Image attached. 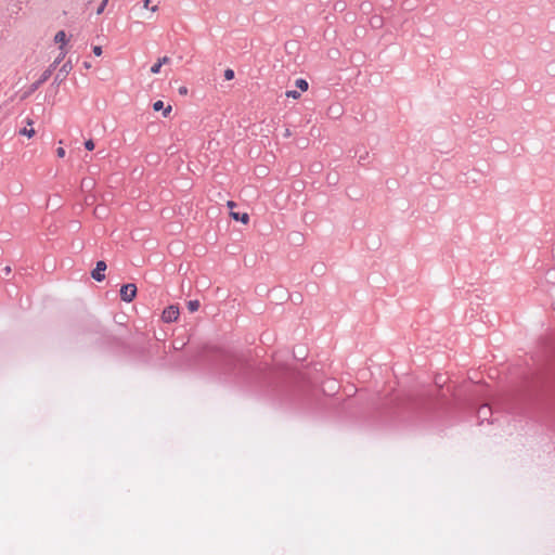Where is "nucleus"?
<instances>
[{
	"instance_id": "10",
	"label": "nucleus",
	"mask_w": 555,
	"mask_h": 555,
	"mask_svg": "<svg viewBox=\"0 0 555 555\" xmlns=\"http://www.w3.org/2000/svg\"><path fill=\"white\" fill-rule=\"evenodd\" d=\"M231 217L236 220V221H241L242 223L244 224H247L248 221H249V215L247 212H235V211H231Z\"/></svg>"
},
{
	"instance_id": "25",
	"label": "nucleus",
	"mask_w": 555,
	"mask_h": 555,
	"mask_svg": "<svg viewBox=\"0 0 555 555\" xmlns=\"http://www.w3.org/2000/svg\"><path fill=\"white\" fill-rule=\"evenodd\" d=\"M65 56V51L61 50V53L60 55L55 59V61L53 62V65H59V63L61 62V60Z\"/></svg>"
},
{
	"instance_id": "22",
	"label": "nucleus",
	"mask_w": 555,
	"mask_h": 555,
	"mask_svg": "<svg viewBox=\"0 0 555 555\" xmlns=\"http://www.w3.org/2000/svg\"><path fill=\"white\" fill-rule=\"evenodd\" d=\"M151 2H152V0H144V7H145L146 9H150L151 11H153V12H154V11H156L157 7H156V5H150V4H151Z\"/></svg>"
},
{
	"instance_id": "20",
	"label": "nucleus",
	"mask_w": 555,
	"mask_h": 555,
	"mask_svg": "<svg viewBox=\"0 0 555 555\" xmlns=\"http://www.w3.org/2000/svg\"><path fill=\"white\" fill-rule=\"evenodd\" d=\"M11 273V267L5 266L0 270V275L8 276Z\"/></svg>"
},
{
	"instance_id": "12",
	"label": "nucleus",
	"mask_w": 555,
	"mask_h": 555,
	"mask_svg": "<svg viewBox=\"0 0 555 555\" xmlns=\"http://www.w3.org/2000/svg\"><path fill=\"white\" fill-rule=\"evenodd\" d=\"M54 41L56 43H62L60 47L61 50H63V46L67 42V36L64 30H60L55 34Z\"/></svg>"
},
{
	"instance_id": "27",
	"label": "nucleus",
	"mask_w": 555,
	"mask_h": 555,
	"mask_svg": "<svg viewBox=\"0 0 555 555\" xmlns=\"http://www.w3.org/2000/svg\"><path fill=\"white\" fill-rule=\"evenodd\" d=\"M178 91L181 95L188 94V88L185 86L180 87Z\"/></svg>"
},
{
	"instance_id": "2",
	"label": "nucleus",
	"mask_w": 555,
	"mask_h": 555,
	"mask_svg": "<svg viewBox=\"0 0 555 555\" xmlns=\"http://www.w3.org/2000/svg\"><path fill=\"white\" fill-rule=\"evenodd\" d=\"M447 404L440 398L429 395L422 400L418 415L424 422L433 423L447 413Z\"/></svg>"
},
{
	"instance_id": "21",
	"label": "nucleus",
	"mask_w": 555,
	"mask_h": 555,
	"mask_svg": "<svg viewBox=\"0 0 555 555\" xmlns=\"http://www.w3.org/2000/svg\"><path fill=\"white\" fill-rule=\"evenodd\" d=\"M160 68H162L160 64L155 63V64L151 67V73H152V74H158V73L160 72Z\"/></svg>"
},
{
	"instance_id": "23",
	"label": "nucleus",
	"mask_w": 555,
	"mask_h": 555,
	"mask_svg": "<svg viewBox=\"0 0 555 555\" xmlns=\"http://www.w3.org/2000/svg\"><path fill=\"white\" fill-rule=\"evenodd\" d=\"M92 51H93L94 55H96V56L102 55V52H103L102 47H100V46H94Z\"/></svg>"
},
{
	"instance_id": "26",
	"label": "nucleus",
	"mask_w": 555,
	"mask_h": 555,
	"mask_svg": "<svg viewBox=\"0 0 555 555\" xmlns=\"http://www.w3.org/2000/svg\"><path fill=\"white\" fill-rule=\"evenodd\" d=\"M56 155H57V157L63 158L65 156V150L63 147H61V146L57 147L56 149Z\"/></svg>"
},
{
	"instance_id": "24",
	"label": "nucleus",
	"mask_w": 555,
	"mask_h": 555,
	"mask_svg": "<svg viewBox=\"0 0 555 555\" xmlns=\"http://www.w3.org/2000/svg\"><path fill=\"white\" fill-rule=\"evenodd\" d=\"M157 63H158V64H160V66H163V65H165V64H168V63H170V57H168V56H163V57H160V59L158 60V62H157Z\"/></svg>"
},
{
	"instance_id": "9",
	"label": "nucleus",
	"mask_w": 555,
	"mask_h": 555,
	"mask_svg": "<svg viewBox=\"0 0 555 555\" xmlns=\"http://www.w3.org/2000/svg\"><path fill=\"white\" fill-rule=\"evenodd\" d=\"M153 109H154L155 112H158V111H162V109H163V111H164V112H163V116H164V117H167V116L170 114V112H171V106H170V105H168L167 107H164V102H163V101H160V100H158V101L154 102V104H153Z\"/></svg>"
},
{
	"instance_id": "19",
	"label": "nucleus",
	"mask_w": 555,
	"mask_h": 555,
	"mask_svg": "<svg viewBox=\"0 0 555 555\" xmlns=\"http://www.w3.org/2000/svg\"><path fill=\"white\" fill-rule=\"evenodd\" d=\"M94 142L93 140L89 139L85 142V147L88 150V151H93L94 150Z\"/></svg>"
},
{
	"instance_id": "31",
	"label": "nucleus",
	"mask_w": 555,
	"mask_h": 555,
	"mask_svg": "<svg viewBox=\"0 0 555 555\" xmlns=\"http://www.w3.org/2000/svg\"><path fill=\"white\" fill-rule=\"evenodd\" d=\"M378 22L380 23V18H377V21H375V23H373V26H376V24H378Z\"/></svg>"
},
{
	"instance_id": "16",
	"label": "nucleus",
	"mask_w": 555,
	"mask_h": 555,
	"mask_svg": "<svg viewBox=\"0 0 555 555\" xmlns=\"http://www.w3.org/2000/svg\"><path fill=\"white\" fill-rule=\"evenodd\" d=\"M223 76H224V79H225V80H232V79L234 78V76H235V73H234V70H233V69H231V68H227V69L224 70Z\"/></svg>"
},
{
	"instance_id": "13",
	"label": "nucleus",
	"mask_w": 555,
	"mask_h": 555,
	"mask_svg": "<svg viewBox=\"0 0 555 555\" xmlns=\"http://www.w3.org/2000/svg\"><path fill=\"white\" fill-rule=\"evenodd\" d=\"M295 86L300 90V91H307L308 88H309V83L306 79L304 78H298L296 79L295 81Z\"/></svg>"
},
{
	"instance_id": "6",
	"label": "nucleus",
	"mask_w": 555,
	"mask_h": 555,
	"mask_svg": "<svg viewBox=\"0 0 555 555\" xmlns=\"http://www.w3.org/2000/svg\"><path fill=\"white\" fill-rule=\"evenodd\" d=\"M106 268H107L106 262L104 260H99L95 263V268L91 271L92 279L98 282L103 281L105 279L104 272H105Z\"/></svg>"
},
{
	"instance_id": "1",
	"label": "nucleus",
	"mask_w": 555,
	"mask_h": 555,
	"mask_svg": "<svg viewBox=\"0 0 555 555\" xmlns=\"http://www.w3.org/2000/svg\"><path fill=\"white\" fill-rule=\"evenodd\" d=\"M219 370L225 382L250 387L267 378V373L230 353L221 354Z\"/></svg>"
},
{
	"instance_id": "7",
	"label": "nucleus",
	"mask_w": 555,
	"mask_h": 555,
	"mask_svg": "<svg viewBox=\"0 0 555 555\" xmlns=\"http://www.w3.org/2000/svg\"><path fill=\"white\" fill-rule=\"evenodd\" d=\"M73 65L70 61L65 62L62 67L60 68L59 73L55 76V81H62L66 78L68 73L72 70Z\"/></svg>"
},
{
	"instance_id": "28",
	"label": "nucleus",
	"mask_w": 555,
	"mask_h": 555,
	"mask_svg": "<svg viewBox=\"0 0 555 555\" xmlns=\"http://www.w3.org/2000/svg\"><path fill=\"white\" fill-rule=\"evenodd\" d=\"M228 206L232 209L233 207H235V206H236V204H235L234 202H229V203H228Z\"/></svg>"
},
{
	"instance_id": "11",
	"label": "nucleus",
	"mask_w": 555,
	"mask_h": 555,
	"mask_svg": "<svg viewBox=\"0 0 555 555\" xmlns=\"http://www.w3.org/2000/svg\"><path fill=\"white\" fill-rule=\"evenodd\" d=\"M27 125L29 126L28 127H24L23 129L20 130V134L22 135H26L28 138H31L35 135V129L31 127L33 126V120L31 119H27Z\"/></svg>"
},
{
	"instance_id": "4",
	"label": "nucleus",
	"mask_w": 555,
	"mask_h": 555,
	"mask_svg": "<svg viewBox=\"0 0 555 555\" xmlns=\"http://www.w3.org/2000/svg\"><path fill=\"white\" fill-rule=\"evenodd\" d=\"M180 314L179 307L176 305H170L164 309L162 313V320L165 323H172L178 320Z\"/></svg>"
},
{
	"instance_id": "15",
	"label": "nucleus",
	"mask_w": 555,
	"mask_h": 555,
	"mask_svg": "<svg viewBox=\"0 0 555 555\" xmlns=\"http://www.w3.org/2000/svg\"><path fill=\"white\" fill-rule=\"evenodd\" d=\"M285 95H286V98L299 99L300 98V92L297 91V90H287L285 92Z\"/></svg>"
},
{
	"instance_id": "30",
	"label": "nucleus",
	"mask_w": 555,
	"mask_h": 555,
	"mask_svg": "<svg viewBox=\"0 0 555 555\" xmlns=\"http://www.w3.org/2000/svg\"><path fill=\"white\" fill-rule=\"evenodd\" d=\"M378 22L380 23V18H377V21H375V23H373V26H376V24H378Z\"/></svg>"
},
{
	"instance_id": "34",
	"label": "nucleus",
	"mask_w": 555,
	"mask_h": 555,
	"mask_svg": "<svg viewBox=\"0 0 555 555\" xmlns=\"http://www.w3.org/2000/svg\"><path fill=\"white\" fill-rule=\"evenodd\" d=\"M92 0H89V2H91Z\"/></svg>"
},
{
	"instance_id": "18",
	"label": "nucleus",
	"mask_w": 555,
	"mask_h": 555,
	"mask_svg": "<svg viewBox=\"0 0 555 555\" xmlns=\"http://www.w3.org/2000/svg\"><path fill=\"white\" fill-rule=\"evenodd\" d=\"M323 269H324V266L323 264H314L312 267V271L315 273V274H322L323 273Z\"/></svg>"
},
{
	"instance_id": "3",
	"label": "nucleus",
	"mask_w": 555,
	"mask_h": 555,
	"mask_svg": "<svg viewBox=\"0 0 555 555\" xmlns=\"http://www.w3.org/2000/svg\"><path fill=\"white\" fill-rule=\"evenodd\" d=\"M137 286L132 283L124 284L120 288V298L126 302H131L137 296Z\"/></svg>"
},
{
	"instance_id": "33",
	"label": "nucleus",
	"mask_w": 555,
	"mask_h": 555,
	"mask_svg": "<svg viewBox=\"0 0 555 555\" xmlns=\"http://www.w3.org/2000/svg\"><path fill=\"white\" fill-rule=\"evenodd\" d=\"M85 66H86L87 68H89V67H90L89 63H87V62L85 63Z\"/></svg>"
},
{
	"instance_id": "8",
	"label": "nucleus",
	"mask_w": 555,
	"mask_h": 555,
	"mask_svg": "<svg viewBox=\"0 0 555 555\" xmlns=\"http://www.w3.org/2000/svg\"><path fill=\"white\" fill-rule=\"evenodd\" d=\"M492 415L491 406L488 404L481 405L477 411V416L482 423L483 421H488V417Z\"/></svg>"
},
{
	"instance_id": "5",
	"label": "nucleus",
	"mask_w": 555,
	"mask_h": 555,
	"mask_svg": "<svg viewBox=\"0 0 555 555\" xmlns=\"http://www.w3.org/2000/svg\"><path fill=\"white\" fill-rule=\"evenodd\" d=\"M52 75V68H47L41 75L40 77L35 81L33 82L30 86H29V89L27 91V94H30L33 92H35L36 90H38L46 81L49 80V78L51 77Z\"/></svg>"
},
{
	"instance_id": "14",
	"label": "nucleus",
	"mask_w": 555,
	"mask_h": 555,
	"mask_svg": "<svg viewBox=\"0 0 555 555\" xmlns=\"http://www.w3.org/2000/svg\"><path fill=\"white\" fill-rule=\"evenodd\" d=\"M201 304L197 299H194V300H189L188 304H186V307L189 309L190 312H195L198 310Z\"/></svg>"
},
{
	"instance_id": "29",
	"label": "nucleus",
	"mask_w": 555,
	"mask_h": 555,
	"mask_svg": "<svg viewBox=\"0 0 555 555\" xmlns=\"http://www.w3.org/2000/svg\"><path fill=\"white\" fill-rule=\"evenodd\" d=\"M57 65H53V63L48 67V68H52V72L56 68Z\"/></svg>"
},
{
	"instance_id": "17",
	"label": "nucleus",
	"mask_w": 555,
	"mask_h": 555,
	"mask_svg": "<svg viewBox=\"0 0 555 555\" xmlns=\"http://www.w3.org/2000/svg\"><path fill=\"white\" fill-rule=\"evenodd\" d=\"M106 5H107V0H102V2L100 3V5L96 9V14L98 15L102 14L104 12Z\"/></svg>"
},
{
	"instance_id": "32",
	"label": "nucleus",
	"mask_w": 555,
	"mask_h": 555,
	"mask_svg": "<svg viewBox=\"0 0 555 555\" xmlns=\"http://www.w3.org/2000/svg\"><path fill=\"white\" fill-rule=\"evenodd\" d=\"M378 22L380 23V18H377V21H375V23H373V26H376V24H378Z\"/></svg>"
}]
</instances>
